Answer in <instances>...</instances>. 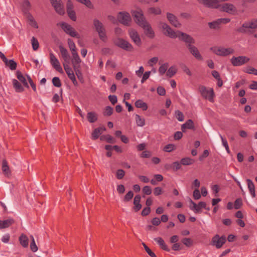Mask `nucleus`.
Here are the masks:
<instances>
[{"mask_svg":"<svg viewBox=\"0 0 257 257\" xmlns=\"http://www.w3.org/2000/svg\"><path fill=\"white\" fill-rule=\"evenodd\" d=\"M131 13L134 21L139 26L142 27L148 22L144 16L143 11L141 9L132 11Z\"/></svg>","mask_w":257,"mask_h":257,"instance_id":"obj_1","label":"nucleus"},{"mask_svg":"<svg viewBox=\"0 0 257 257\" xmlns=\"http://www.w3.org/2000/svg\"><path fill=\"white\" fill-rule=\"evenodd\" d=\"M212 51L216 55L220 56H227L234 53V50L231 48H225L222 47H213L210 48Z\"/></svg>","mask_w":257,"mask_h":257,"instance_id":"obj_2","label":"nucleus"},{"mask_svg":"<svg viewBox=\"0 0 257 257\" xmlns=\"http://www.w3.org/2000/svg\"><path fill=\"white\" fill-rule=\"evenodd\" d=\"M199 90L203 98L208 99L210 102L213 101L215 94L212 88L207 89L205 86L201 85L199 87Z\"/></svg>","mask_w":257,"mask_h":257,"instance_id":"obj_3","label":"nucleus"},{"mask_svg":"<svg viewBox=\"0 0 257 257\" xmlns=\"http://www.w3.org/2000/svg\"><path fill=\"white\" fill-rule=\"evenodd\" d=\"M114 44L120 48L127 51H132L133 47L127 41L120 38H116L113 41Z\"/></svg>","mask_w":257,"mask_h":257,"instance_id":"obj_4","label":"nucleus"},{"mask_svg":"<svg viewBox=\"0 0 257 257\" xmlns=\"http://www.w3.org/2000/svg\"><path fill=\"white\" fill-rule=\"evenodd\" d=\"M257 28V19H253L250 22H244L241 27L238 28L236 31L241 33H245L246 31L245 29H255Z\"/></svg>","mask_w":257,"mask_h":257,"instance_id":"obj_5","label":"nucleus"},{"mask_svg":"<svg viewBox=\"0 0 257 257\" xmlns=\"http://www.w3.org/2000/svg\"><path fill=\"white\" fill-rule=\"evenodd\" d=\"M177 37L185 43L187 48L188 45L194 44L195 42V40L190 35L181 31H177Z\"/></svg>","mask_w":257,"mask_h":257,"instance_id":"obj_6","label":"nucleus"},{"mask_svg":"<svg viewBox=\"0 0 257 257\" xmlns=\"http://www.w3.org/2000/svg\"><path fill=\"white\" fill-rule=\"evenodd\" d=\"M160 25L162 29L164 30V34L172 39H175L177 37V32H175L172 28L166 23L161 22Z\"/></svg>","mask_w":257,"mask_h":257,"instance_id":"obj_7","label":"nucleus"},{"mask_svg":"<svg viewBox=\"0 0 257 257\" xmlns=\"http://www.w3.org/2000/svg\"><path fill=\"white\" fill-rule=\"evenodd\" d=\"M117 19L124 26H129L132 20L130 14L126 12H119L117 15Z\"/></svg>","mask_w":257,"mask_h":257,"instance_id":"obj_8","label":"nucleus"},{"mask_svg":"<svg viewBox=\"0 0 257 257\" xmlns=\"http://www.w3.org/2000/svg\"><path fill=\"white\" fill-rule=\"evenodd\" d=\"M249 60V58L246 56H233L230 59V62L233 66H239L247 63Z\"/></svg>","mask_w":257,"mask_h":257,"instance_id":"obj_9","label":"nucleus"},{"mask_svg":"<svg viewBox=\"0 0 257 257\" xmlns=\"http://www.w3.org/2000/svg\"><path fill=\"white\" fill-rule=\"evenodd\" d=\"M226 241V237L224 235L219 236V235L216 234L212 238V245L215 246L217 248H220L225 243Z\"/></svg>","mask_w":257,"mask_h":257,"instance_id":"obj_10","label":"nucleus"},{"mask_svg":"<svg viewBox=\"0 0 257 257\" xmlns=\"http://www.w3.org/2000/svg\"><path fill=\"white\" fill-rule=\"evenodd\" d=\"M61 27L66 34L72 37L78 38L77 33L70 25L65 22H62L61 24Z\"/></svg>","mask_w":257,"mask_h":257,"instance_id":"obj_11","label":"nucleus"},{"mask_svg":"<svg viewBox=\"0 0 257 257\" xmlns=\"http://www.w3.org/2000/svg\"><path fill=\"white\" fill-rule=\"evenodd\" d=\"M230 19L228 18H220L212 22L208 23L209 27L211 29H218L221 24H225L229 23Z\"/></svg>","mask_w":257,"mask_h":257,"instance_id":"obj_12","label":"nucleus"},{"mask_svg":"<svg viewBox=\"0 0 257 257\" xmlns=\"http://www.w3.org/2000/svg\"><path fill=\"white\" fill-rule=\"evenodd\" d=\"M50 63L54 67V68H55L59 72H63V70L60 65V64L58 59L55 56L53 53H50Z\"/></svg>","mask_w":257,"mask_h":257,"instance_id":"obj_13","label":"nucleus"},{"mask_svg":"<svg viewBox=\"0 0 257 257\" xmlns=\"http://www.w3.org/2000/svg\"><path fill=\"white\" fill-rule=\"evenodd\" d=\"M187 49L189 52L198 60L202 61L203 57L201 55L198 49L193 44L188 45Z\"/></svg>","mask_w":257,"mask_h":257,"instance_id":"obj_14","label":"nucleus"},{"mask_svg":"<svg viewBox=\"0 0 257 257\" xmlns=\"http://www.w3.org/2000/svg\"><path fill=\"white\" fill-rule=\"evenodd\" d=\"M200 4L210 9H218L220 7L217 0H202Z\"/></svg>","mask_w":257,"mask_h":257,"instance_id":"obj_15","label":"nucleus"},{"mask_svg":"<svg viewBox=\"0 0 257 257\" xmlns=\"http://www.w3.org/2000/svg\"><path fill=\"white\" fill-rule=\"evenodd\" d=\"M50 1L57 13L61 15L64 14L63 6L61 3V0H50Z\"/></svg>","mask_w":257,"mask_h":257,"instance_id":"obj_16","label":"nucleus"},{"mask_svg":"<svg viewBox=\"0 0 257 257\" xmlns=\"http://www.w3.org/2000/svg\"><path fill=\"white\" fill-rule=\"evenodd\" d=\"M220 6L221 10L226 13L233 14L236 12V8L231 4L225 3Z\"/></svg>","mask_w":257,"mask_h":257,"instance_id":"obj_17","label":"nucleus"},{"mask_svg":"<svg viewBox=\"0 0 257 257\" xmlns=\"http://www.w3.org/2000/svg\"><path fill=\"white\" fill-rule=\"evenodd\" d=\"M145 31V34L147 36L151 39H153L155 37V33L153 30L151 25L148 22H147L141 27Z\"/></svg>","mask_w":257,"mask_h":257,"instance_id":"obj_18","label":"nucleus"},{"mask_svg":"<svg viewBox=\"0 0 257 257\" xmlns=\"http://www.w3.org/2000/svg\"><path fill=\"white\" fill-rule=\"evenodd\" d=\"M129 34L133 42L138 46H141L142 43L141 38L138 32L135 30H131L129 32Z\"/></svg>","mask_w":257,"mask_h":257,"instance_id":"obj_19","label":"nucleus"},{"mask_svg":"<svg viewBox=\"0 0 257 257\" xmlns=\"http://www.w3.org/2000/svg\"><path fill=\"white\" fill-rule=\"evenodd\" d=\"M167 18L170 24L175 27L179 28L181 26V24L179 23L177 17L174 15L167 13Z\"/></svg>","mask_w":257,"mask_h":257,"instance_id":"obj_20","label":"nucleus"},{"mask_svg":"<svg viewBox=\"0 0 257 257\" xmlns=\"http://www.w3.org/2000/svg\"><path fill=\"white\" fill-rule=\"evenodd\" d=\"M186 129L192 130L194 131L195 130L194 124L193 120L191 119H188L185 123L182 124L181 130L183 132H186Z\"/></svg>","mask_w":257,"mask_h":257,"instance_id":"obj_21","label":"nucleus"},{"mask_svg":"<svg viewBox=\"0 0 257 257\" xmlns=\"http://www.w3.org/2000/svg\"><path fill=\"white\" fill-rule=\"evenodd\" d=\"M155 241L158 244L160 247L166 251H170V248L165 243L164 239L161 237H158L154 238Z\"/></svg>","mask_w":257,"mask_h":257,"instance_id":"obj_22","label":"nucleus"},{"mask_svg":"<svg viewBox=\"0 0 257 257\" xmlns=\"http://www.w3.org/2000/svg\"><path fill=\"white\" fill-rule=\"evenodd\" d=\"M61 55L64 61L67 63L70 62V55L67 50L60 45L59 47Z\"/></svg>","mask_w":257,"mask_h":257,"instance_id":"obj_23","label":"nucleus"},{"mask_svg":"<svg viewBox=\"0 0 257 257\" xmlns=\"http://www.w3.org/2000/svg\"><path fill=\"white\" fill-rule=\"evenodd\" d=\"M21 6L24 15L30 13L31 9V4L29 0H23Z\"/></svg>","mask_w":257,"mask_h":257,"instance_id":"obj_24","label":"nucleus"},{"mask_svg":"<svg viewBox=\"0 0 257 257\" xmlns=\"http://www.w3.org/2000/svg\"><path fill=\"white\" fill-rule=\"evenodd\" d=\"M106 130L104 126L99 127L93 130L91 134V138L93 140L97 139L102 132Z\"/></svg>","mask_w":257,"mask_h":257,"instance_id":"obj_25","label":"nucleus"},{"mask_svg":"<svg viewBox=\"0 0 257 257\" xmlns=\"http://www.w3.org/2000/svg\"><path fill=\"white\" fill-rule=\"evenodd\" d=\"M14 223L15 220L13 218H9L4 220H0V229L8 228Z\"/></svg>","mask_w":257,"mask_h":257,"instance_id":"obj_26","label":"nucleus"},{"mask_svg":"<svg viewBox=\"0 0 257 257\" xmlns=\"http://www.w3.org/2000/svg\"><path fill=\"white\" fill-rule=\"evenodd\" d=\"M165 167L167 169H172L174 171H177L181 168V164L180 162L176 161L172 164L165 165Z\"/></svg>","mask_w":257,"mask_h":257,"instance_id":"obj_27","label":"nucleus"},{"mask_svg":"<svg viewBox=\"0 0 257 257\" xmlns=\"http://www.w3.org/2000/svg\"><path fill=\"white\" fill-rule=\"evenodd\" d=\"M13 87L17 92H22L24 91V88L21 84L16 79L12 80Z\"/></svg>","mask_w":257,"mask_h":257,"instance_id":"obj_28","label":"nucleus"},{"mask_svg":"<svg viewBox=\"0 0 257 257\" xmlns=\"http://www.w3.org/2000/svg\"><path fill=\"white\" fill-rule=\"evenodd\" d=\"M16 76L18 79L23 84L25 87H26L27 88H29V86L27 82L25 77L23 76L21 71L18 70L16 72Z\"/></svg>","mask_w":257,"mask_h":257,"instance_id":"obj_29","label":"nucleus"},{"mask_svg":"<svg viewBox=\"0 0 257 257\" xmlns=\"http://www.w3.org/2000/svg\"><path fill=\"white\" fill-rule=\"evenodd\" d=\"M247 183L248 188L249 189V192L253 198L255 197V187L254 185L250 179H247L246 180Z\"/></svg>","mask_w":257,"mask_h":257,"instance_id":"obj_30","label":"nucleus"},{"mask_svg":"<svg viewBox=\"0 0 257 257\" xmlns=\"http://www.w3.org/2000/svg\"><path fill=\"white\" fill-rule=\"evenodd\" d=\"M4 63L6 66L8 67L11 70H15L17 68V63L13 60H9L7 59Z\"/></svg>","mask_w":257,"mask_h":257,"instance_id":"obj_31","label":"nucleus"},{"mask_svg":"<svg viewBox=\"0 0 257 257\" xmlns=\"http://www.w3.org/2000/svg\"><path fill=\"white\" fill-rule=\"evenodd\" d=\"M19 241L22 246L27 247L29 244V239L27 235L22 234L19 237Z\"/></svg>","mask_w":257,"mask_h":257,"instance_id":"obj_32","label":"nucleus"},{"mask_svg":"<svg viewBox=\"0 0 257 257\" xmlns=\"http://www.w3.org/2000/svg\"><path fill=\"white\" fill-rule=\"evenodd\" d=\"M93 25L97 33L105 29L102 23L96 19L93 20Z\"/></svg>","mask_w":257,"mask_h":257,"instance_id":"obj_33","label":"nucleus"},{"mask_svg":"<svg viewBox=\"0 0 257 257\" xmlns=\"http://www.w3.org/2000/svg\"><path fill=\"white\" fill-rule=\"evenodd\" d=\"M87 118L89 122L93 123L97 120V115L94 112H89L87 113Z\"/></svg>","mask_w":257,"mask_h":257,"instance_id":"obj_34","label":"nucleus"},{"mask_svg":"<svg viewBox=\"0 0 257 257\" xmlns=\"http://www.w3.org/2000/svg\"><path fill=\"white\" fill-rule=\"evenodd\" d=\"M195 161L189 157H185L180 160L181 165L188 166L193 164Z\"/></svg>","mask_w":257,"mask_h":257,"instance_id":"obj_35","label":"nucleus"},{"mask_svg":"<svg viewBox=\"0 0 257 257\" xmlns=\"http://www.w3.org/2000/svg\"><path fill=\"white\" fill-rule=\"evenodd\" d=\"M135 104L136 107L142 108L143 110H146L148 109L147 104L141 99L137 100Z\"/></svg>","mask_w":257,"mask_h":257,"instance_id":"obj_36","label":"nucleus"},{"mask_svg":"<svg viewBox=\"0 0 257 257\" xmlns=\"http://www.w3.org/2000/svg\"><path fill=\"white\" fill-rule=\"evenodd\" d=\"M63 66L64 70L69 79H71L72 78L75 77V75L73 70L68 65L64 63Z\"/></svg>","mask_w":257,"mask_h":257,"instance_id":"obj_37","label":"nucleus"},{"mask_svg":"<svg viewBox=\"0 0 257 257\" xmlns=\"http://www.w3.org/2000/svg\"><path fill=\"white\" fill-rule=\"evenodd\" d=\"M2 170L5 175H8L10 174V170L8 166V163L6 159L2 161Z\"/></svg>","mask_w":257,"mask_h":257,"instance_id":"obj_38","label":"nucleus"},{"mask_svg":"<svg viewBox=\"0 0 257 257\" xmlns=\"http://www.w3.org/2000/svg\"><path fill=\"white\" fill-rule=\"evenodd\" d=\"M101 141H106L108 143H114L115 142V139L110 135H102L100 137Z\"/></svg>","mask_w":257,"mask_h":257,"instance_id":"obj_39","label":"nucleus"},{"mask_svg":"<svg viewBox=\"0 0 257 257\" xmlns=\"http://www.w3.org/2000/svg\"><path fill=\"white\" fill-rule=\"evenodd\" d=\"M148 13L149 14H153L155 15H160L162 13V11L160 8L157 7H151L148 9Z\"/></svg>","mask_w":257,"mask_h":257,"instance_id":"obj_40","label":"nucleus"},{"mask_svg":"<svg viewBox=\"0 0 257 257\" xmlns=\"http://www.w3.org/2000/svg\"><path fill=\"white\" fill-rule=\"evenodd\" d=\"M135 119L137 125L139 126H143L145 124L144 118L141 117L139 114L135 115Z\"/></svg>","mask_w":257,"mask_h":257,"instance_id":"obj_41","label":"nucleus"},{"mask_svg":"<svg viewBox=\"0 0 257 257\" xmlns=\"http://www.w3.org/2000/svg\"><path fill=\"white\" fill-rule=\"evenodd\" d=\"M81 62V60L80 57H78L77 58H74L72 60V64L73 65V67L74 69L76 68H81L80 63Z\"/></svg>","mask_w":257,"mask_h":257,"instance_id":"obj_42","label":"nucleus"},{"mask_svg":"<svg viewBox=\"0 0 257 257\" xmlns=\"http://www.w3.org/2000/svg\"><path fill=\"white\" fill-rule=\"evenodd\" d=\"M177 72V69H176L175 66L170 67L168 70L166 75L169 77L171 78L173 77Z\"/></svg>","mask_w":257,"mask_h":257,"instance_id":"obj_43","label":"nucleus"},{"mask_svg":"<svg viewBox=\"0 0 257 257\" xmlns=\"http://www.w3.org/2000/svg\"><path fill=\"white\" fill-rule=\"evenodd\" d=\"M176 149V146L174 144H170L166 145L164 148L163 151L166 152H171Z\"/></svg>","mask_w":257,"mask_h":257,"instance_id":"obj_44","label":"nucleus"},{"mask_svg":"<svg viewBox=\"0 0 257 257\" xmlns=\"http://www.w3.org/2000/svg\"><path fill=\"white\" fill-rule=\"evenodd\" d=\"M74 70L75 72V74H76L78 79L79 80V81L81 83H83L84 82V80H83V75L81 71V68H76L75 69H74Z\"/></svg>","mask_w":257,"mask_h":257,"instance_id":"obj_45","label":"nucleus"},{"mask_svg":"<svg viewBox=\"0 0 257 257\" xmlns=\"http://www.w3.org/2000/svg\"><path fill=\"white\" fill-rule=\"evenodd\" d=\"M244 72L248 74H253L257 75V69L248 66L244 69Z\"/></svg>","mask_w":257,"mask_h":257,"instance_id":"obj_46","label":"nucleus"},{"mask_svg":"<svg viewBox=\"0 0 257 257\" xmlns=\"http://www.w3.org/2000/svg\"><path fill=\"white\" fill-rule=\"evenodd\" d=\"M169 64L168 63H165L162 65L159 68V72L161 75H163L167 71Z\"/></svg>","mask_w":257,"mask_h":257,"instance_id":"obj_47","label":"nucleus"},{"mask_svg":"<svg viewBox=\"0 0 257 257\" xmlns=\"http://www.w3.org/2000/svg\"><path fill=\"white\" fill-rule=\"evenodd\" d=\"M31 242L30 243V248L33 252H36L38 250V247L35 243V241L33 236L31 235Z\"/></svg>","mask_w":257,"mask_h":257,"instance_id":"obj_48","label":"nucleus"},{"mask_svg":"<svg viewBox=\"0 0 257 257\" xmlns=\"http://www.w3.org/2000/svg\"><path fill=\"white\" fill-rule=\"evenodd\" d=\"M113 112L112 107L110 106H107L105 108V110L103 111V115L104 116H110Z\"/></svg>","mask_w":257,"mask_h":257,"instance_id":"obj_49","label":"nucleus"},{"mask_svg":"<svg viewBox=\"0 0 257 257\" xmlns=\"http://www.w3.org/2000/svg\"><path fill=\"white\" fill-rule=\"evenodd\" d=\"M144 247V248L146 251L148 253V254L151 257H157L155 253L151 250V249L144 243H142Z\"/></svg>","mask_w":257,"mask_h":257,"instance_id":"obj_50","label":"nucleus"},{"mask_svg":"<svg viewBox=\"0 0 257 257\" xmlns=\"http://www.w3.org/2000/svg\"><path fill=\"white\" fill-rule=\"evenodd\" d=\"M52 83L53 85L57 87H60L62 83L60 78L58 77H54L52 79Z\"/></svg>","mask_w":257,"mask_h":257,"instance_id":"obj_51","label":"nucleus"},{"mask_svg":"<svg viewBox=\"0 0 257 257\" xmlns=\"http://www.w3.org/2000/svg\"><path fill=\"white\" fill-rule=\"evenodd\" d=\"M219 137L221 138V141H222V145L225 148V150H226V152L228 153H230V150H229V146H228V143H227V142L225 138H224L221 136V134H219Z\"/></svg>","mask_w":257,"mask_h":257,"instance_id":"obj_52","label":"nucleus"},{"mask_svg":"<svg viewBox=\"0 0 257 257\" xmlns=\"http://www.w3.org/2000/svg\"><path fill=\"white\" fill-rule=\"evenodd\" d=\"M32 41V45L33 49L34 51L37 50L39 46V42L37 40V39L35 38L34 37H33L31 40Z\"/></svg>","mask_w":257,"mask_h":257,"instance_id":"obj_53","label":"nucleus"},{"mask_svg":"<svg viewBox=\"0 0 257 257\" xmlns=\"http://www.w3.org/2000/svg\"><path fill=\"white\" fill-rule=\"evenodd\" d=\"M125 175V172L121 169H118L116 172V177L117 179H122Z\"/></svg>","mask_w":257,"mask_h":257,"instance_id":"obj_54","label":"nucleus"},{"mask_svg":"<svg viewBox=\"0 0 257 257\" xmlns=\"http://www.w3.org/2000/svg\"><path fill=\"white\" fill-rule=\"evenodd\" d=\"M176 117L179 121H183L184 119V116L182 112L179 110L175 111Z\"/></svg>","mask_w":257,"mask_h":257,"instance_id":"obj_55","label":"nucleus"},{"mask_svg":"<svg viewBox=\"0 0 257 257\" xmlns=\"http://www.w3.org/2000/svg\"><path fill=\"white\" fill-rule=\"evenodd\" d=\"M98 34L101 40L104 42L106 41L107 37L106 35L105 29L98 32Z\"/></svg>","mask_w":257,"mask_h":257,"instance_id":"obj_56","label":"nucleus"},{"mask_svg":"<svg viewBox=\"0 0 257 257\" xmlns=\"http://www.w3.org/2000/svg\"><path fill=\"white\" fill-rule=\"evenodd\" d=\"M134 196V193L132 191H128L124 196L123 201L127 202L131 200Z\"/></svg>","mask_w":257,"mask_h":257,"instance_id":"obj_57","label":"nucleus"},{"mask_svg":"<svg viewBox=\"0 0 257 257\" xmlns=\"http://www.w3.org/2000/svg\"><path fill=\"white\" fill-rule=\"evenodd\" d=\"M190 202L193 205V206L190 207V209L196 213L199 212L200 211V207L198 206L195 202H194L191 199H190Z\"/></svg>","mask_w":257,"mask_h":257,"instance_id":"obj_58","label":"nucleus"},{"mask_svg":"<svg viewBox=\"0 0 257 257\" xmlns=\"http://www.w3.org/2000/svg\"><path fill=\"white\" fill-rule=\"evenodd\" d=\"M242 204V199L241 198H237L234 201V207L236 209H238L241 207Z\"/></svg>","mask_w":257,"mask_h":257,"instance_id":"obj_59","label":"nucleus"},{"mask_svg":"<svg viewBox=\"0 0 257 257\" xmlns=\"http://www.w3.org/2000/svg\"><path fill=\"white\" fill-rule=\"evenodd\" d=\"M67 14L68 15L69 17L73 21H76L77 18L76 16V13L73 10H71L67 11Z\"/></svg>","mask_w":257,"mask_h":257,"instance_id":"obj_60","label":"nucleus"},{"mask_svg":"<svg viewBox=\"0 0 257 257\" xmlns=\"http://www.w3.org/2000/svg\"><path fill=\"white\" fill-rule=\"evenodd\" d=\"M182 243L187 247H190L192 244V240L189 238H184L182 240Z\"/></svg>","mask_w":257,"mask_h":257,"instance_id":"obj_61","label":"nucleus"},{"mask_svg":"<svg viewBox=\"0 0 257 257\" xmlns=\"http://www.w3.org/2000/svg\"><path fill=\"white\" fill-rule=\"evenodd\" d=\"M143 192L144 194L149 195L152 193V189L149 186H145L143 188Z\"/></svg>","mask_w":257,"mask_h":257,"instance_id":"obj_62","label":"nucleus"},{"mask_svg":"<svg viewBox=\"0 0 257 257\" xmlns=\"http://www.w3.org/2000/svg\"><path fill=\"white\" fill-rule=\"evenodd\" d=\"M68 44L69 45V49L71 51L76 49V46L73 41L71 39H68Z\"/></svg>","mask_w":257,"mask_h":257,"instance_id":"obj_63","label":"nucleus"},{"mask_svg":"<svg viewBox=\"0 0 257 257\" xmlns=\"http://www.w3.org/2000/svg\"><path fill=\"white\" fill-rule=\"evenodd\" d=\"M193 197L194 199L198 200L201 197V194L199 190L198 189H196L193 192Z\"/></svg>","mask_w":257,"mask_h":257,"instance_id":"obj_64","label":"nucleus"}]
</instances>
